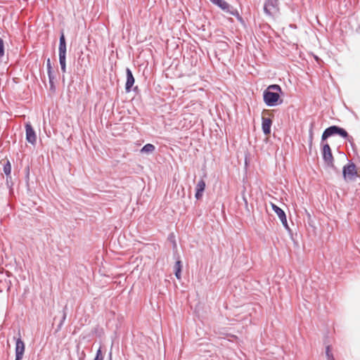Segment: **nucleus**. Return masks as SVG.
I'll return each mask as SVG.
<instances>
[{"label": "nucleus", "instance_id": "obj_17", "mask_svg": "<svg viewBox=\"0 0 360 360\" xmlns=\"http://www.w3.org/2000/svg\"><path fill=\"white\" fill-rule=\"evenodd\" d=\"M67 309H68V306L65 305L63 309V316H62V318L60 319L59 324L58 325L57 330H60L63 326V323L67 317Z\"/></svg>", "mask_w": 360, "mask_h": 360}, {"label": "nucleus", "instance_id": "obj_28", "mask_svg": "<svg viewBox=\"0 0 360 360\" xmlns=\"http://www.w3.org/2000/svg\"><path fill=\"white\" fill-rule=\"evenodd\" d=\"M60 69L63 73L66 72V65H60Z\"/></svg>", "mask_w": 360, "mask_h": 360}, {"label": "nucleus", "instance_id": "obj_22", "mask_svg": "<svg viewBox=\"0 0 360 360\" xmlns=\"http://www.w3.org/2000/svg\"><path fill=\"white\" fill-rule=\"evenodd\" d=\"M94 360H103L101 348L100 347L97 352Z\"/></svg>", "mask_w": 360, "mask_h": 360}, {"label": "nucleus", "instance_id": "obj_3", "mask_svg": "<svg viewBox=\"0 0 360 360\" xmlns=\"http://www.w3.org/2000/svg\"><path fill=\"white\" fill-rule=\"evenodd\" d=\"M212 4L217 5L223 11L229 13L233 16L240 18L239 13L238 10L231 6L228 2L224 0H210Z\"/></svg>", "mask_w": 360, "mask_h": 360}, {"label": "nucleus", "instance_id": "obj_26", "mask_svg": "<svg viewBox=\"0 0 360 360\" xmlns=\"http://www.w3.org/2000/svg\"><path fill=\"white\" fill-rule=\"evenodd\" d=\"M46 68H47V71L52 70V66H51V60L49 58L46 60Z\"/></svg>", "mask_w": 360, "mask_h": 360}, {"label": "nucleus", "instance_id": "obj_11", "mask_svg": "<svg viewBox=\"0 0 360 360\" xmlns=\"http://www.w3.org/2000/svg\"><path fill=\"white\" fill-rule=\"evenodd\" d=\"M126 75L127 81L125 84V91L127 93H129L131 91V88L135 82V79L134 77L131 70L129 68L126 69Z\"/></svg>", "mask_w": 360, "mask_h": 360}, {"label": "nucleus", "instance_id": "obj_10", "mask_svg": "<svg viewBox=\"0 0 360 360\" xmlns=\"http://www.w3.org/2000/svg\"><path fill=\"white\" fill-rule=\"evenodd\" d=\"M272 210L275 212V213L278 215V218L280 219L283 226H284V228L290 231V227L288 226V221H287V218H286V214L285 213V212L281 208L279 207L278 206L274 205V204H272Z\"/></svg>", "mask_w": 360, "mask_h": 360}, {"label": "nucleus", "instance_id": "obj_19", "mask_svg": "<svg viewBox=\"0 0 360 360\" xmlns=\"http://www.w3.org/2000/svg\"><path fill=\"white\" fill-rule=\"evenodd\" d=\"M313 128H314V123L311 122L310 124V128H309V145L311 146L312 144V141H313Z\"/></svg>", "mask_w": 360, "mask_h": 360}, {"label": "nucleus", "instance_id": "obj_18", "mask_svg": "<svg viewBox=\"0 0 360 360\" xmlns=\"http://www.w3.org/2000/svg\"><path fill=\"white\" fill-rule=\"evenodd\" d=\"M3 170L6 176L10 177L11 173V165L8 160L4 165Z\"/></svg>", "mask_w": 360, "mask_h": 360}, {"label": "nucleus", "instance_id": "obj_14", "mask_svg": "<svg viewBox=\"0 0 360 360\" xmlns=\"http://www.w3.org/2000/svg\"><path fill=\"white\" fill-rule=\"evenodd\" d=\"M155 150V147L154 145L151 143H147L143 146L141 149V153L150 154L152 153Z\"/></svg>", "mask_w": 360, "mask_h": 360}, {"label": "nucleus", "instance_id": "obj_15", "mask_svg": "<svg viewBox=\"0 0 360 360\" xmlns=\"http://www.w3.org/2000/svg\"><path fill=\"white\" fill-rule=\"evenodd\" d=\"M182 264L180 260H177L174 265V274L177 279L181 278Z\"/></svg>", "mask_w": 360, "mask_h": 360}, {"label": "nucleus", "instance_id": "obj_29", "mask_svg": "<svg viewBox=\"0 0 360 360\" xmlns=\"http://www.w3.org/2000/svg\"><path fill=\"white\" fill-rule=\"evenodd\" d=\"M108 360H112V352H110L109 353V355H108Z\"/></svg>", "mask_w": 360, "mask_h": 360}, {"label": "nucleus", "instance_id": "obj_16", "mask_svg": "<svg viewBox=\"0 0 360 360\" xmlns=\"http://www.w3.org/2000/svg\"><path fill=\"white\" fill-rule=\"evenodd\" d=\"M11 285V282L9 280L4 279L0 280V292H3L4 290L6 289L7 290H10Z\"/></svg>", "mask_w": 360, "mask_h": 360}, {"label": "nucleus", "instance_id": "obj_23", "mask_svg": "<svg viewBox=\"0 0 360 360\" xmlns=\"http://www.w3.org/2000/svg\"><path fill=\"white\" fill-rule=\"evenodd\" d=\"M6 184L7 187L10 190H12L13 182H12V179H11V176H10V177L6 176Z\"/></svg>", "mask_w": 360, "mask_h": 360}, {"label": "nucleus", "instance_id": "obj_2", "mask_svg": "<svg viewBox=\"0 0 360 360\" xmlns=\"http://www.w3.org/2000/svg\"><path fill=\"white\" fill-rule=\"evenodd\" d=\"M334 135L341 136L348 141L351 143V146H353V137L349 136L345 129L337 125H333L326 128L322 134L321 140L323 141Z\"/></svg>", "mask_w": 360, "mask_h": 360}, {"label": "nucleus", "instance_id": "obj_20", "mask_svg": "<svg viewBox=\"0 0 360 360\" xmlns=\"http://www.w3.org/2000/svg\"><path fill=\"white\" fill-rule=\"evenodd\" d=\"M326 355L328 360H334V356L331 352L330 347L329 345L326 348Z\"/></svg>", "mask_w": 360, "mask_h": 360}, {"label": "nucleus", "instance_id": "obj_21", "mask_svg": "<svg viewBox=\"0 0 360 360\" xmlns=\"http://www.w3.org/2000/svg\"><path fill=\"white\" fill-rule=\"evenodd\" d=\"M4 56V42L3 39L0 37V58Z\"/></svg>", "mask_w": 360, "mask_h": 360}, {"label": "nucleus", "instance_id": "obj_24", "mask_svg": "<svg viewBox=\"0 0 360 360\" xmlns=\"http://www.w3.org/2000/svg\"><path fill=\"white\" fill-rule=\"evenodd\" d=\"M47 73H48V77H49V81L55 79V76L53 75V70L47 71Z\"/></svg>", "mask_w": 360, "mask_h": 360}, {"label": "nucleus", "instance_id": "obj_4", "mask_svg": "<svg viewBox=\"0 0 360 360\" xmlns=\"http://www.w3.org/2000/svg\"><path fill=\"white\" fill-rule=\"evenodd\" d=\"M342 176L345 181H354L358 176L356 165L349 161L342 168Z\"/></svg>", "mask_w": 360, "mask_h": 360}, {"label": "nucleus", "instance_id": "obj_12", "mask_svg": "<svg viewBox=\"0 0 360 360\" xmlns=\"http://www.w3.org/2000/svg\"><path fill=\"white\" fill-rule=\"evenodd\" d=\"M205 181L202 179L199 180L198 182L197 183L195 194V198L197 200H199L202 197V193L205 189Z\"/></svg>", "mask_w": 360, "mask_h": 360}, {"label": "nucleus", "instance_id": "obj_27", "mask_svg": "<svg viewBox=\"0 0 360 360\" xmlns=\"http://www.w3.org/2000/svg\"><path fill=\"white\" fill-rule=\"evenodd\" d=\"M169 238L170 240H171V241H172V243H173V248H176V241H175V240H174V239H173V240H172V238H174V236H173V234L169 235Z\"/></svg>", "mask_w": 360, "mask_h": 360}, {"label": "nucleus", "instance_id": "obj_9", "mask_svg": "<svg viewBox=\"0 0 360 360\" xmlns=\"http://www.w3.org/2000/svg\"><path fill=\"white\" fill-rule=\"evenodd\" d=\"M25 132L26 141L30 144L34 146L37 142V136L30 122L25 123Z\"/></svg>", "mask_w": 360, "mask_h": 360}, {"label": "nucleus", "instance_id": "obj_13", "mask_svg": "<svg viewBox=\"0 0 360 360\" xmlns=\"http://www.w3.org/2000/svg\"><path fill=\"white\" fill-rule=\"evenodd\" d=\"M272 125V120L270 118L262 117V129L265 135H269L271 133V127Z\"/></svg>", "mask_w": 360, "mask_h": 360}, {"label": "nucleus", "instance_id": "obj_5", "mask_svg": "<svg viewBox=\"0 0 360 360\" xmlns=\"http://www.w3.org/2000/svg\"><path fill=\"white\" fill-rule=\"evenodd\" d=\"M58 56L60 65H66V41L63 30L59 38Z\"/></svg>", "mask_w": 360, "mask_h": 360}, {"label": "nucleus", "instance_id": "obj_1", "mask_svg": "<svg viewBox=\"0 0 360 360\" xmlns=\"http://www.w3.org/2000/svg\"><path fill=\"white\" fill-rule=\"evenodd\" d=\"M281 94H282V90L278 84L269 85L263 92L264 103L269 107L281 105L283 103Z\"/></svg>", "mask_w": 360, "mask_h": 360}, {"label": "nucleus", "instance_id": "obj_6", "mask_svg": "<svg viewBox=\"0 0 360 360\" xmlns=\"http://www.w3.org/2000/svg\"><path fill=\"white\" fill-rule=\"evenodd\" d=\"M279 11L278 0H265L264 11L266 15L273 17Z\"/></svg>", "mask_w": 360, "mask_h": 360}, {"label": "nucleus", "instance_id": "obj_7", "mask_svg": "<svg viewBox=\"0 0 360 360\" xmlns=\"http://www.w3.org/2000/svg\"><path fill=\"white\" fill-rule=\"evenodd\" d=\"M322 157L326 164L330 167H334L333 156L328 143H325L322 148Z\"/></svg>", "mask_w": 360, "mask_h": 360}, {"label": "nucleus", "instance_id": "obj_25", "mask_svg": "<svg viewBox=\"0 0 360 360\" xmlns=\"http://www.w3.org/2000/svg\"><path fill=\"white\" fill-rule=\"evenodd\" d=\"M49 85H50V90L52 92H54L56 91V86L54 83V80L49 81Z\"/></svg>", "mask_w": 360, "mask_h": 360}, {"label": "nucleus", "instance_id": "obj_8", "mask_svg": "<svg viewBox=\"0 0 360 360\" xmlns=\"http://www.w3.org/2000/svg\"><path fill=\"white\" fill-rule=\"evenodd\" d=\"M14 339L15 340V360H22L25 350V345L22 340L20 334L18 338H14Z\"/></svg>", "mask_w": 360, "mask_h": 360}]
</instances>
